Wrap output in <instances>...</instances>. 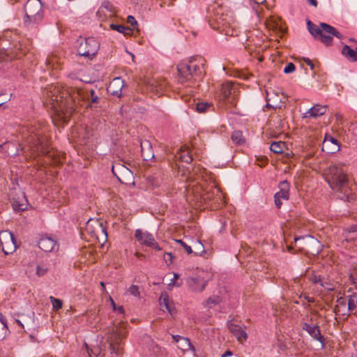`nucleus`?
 Listing matches in <instances>:
<instances>
[{
	"instance_id": "obj_12",
	"label": "nucleus",
	"mask_w": 357,
	"mask_h": 357,
	"mask_svg": "<svg viewBox=\"0 0 357 357\" xmlns=\"http://www.w3.org/2000/svg\"><path fill=\"white\" fill-rule=\"evenodd\" d=\"M0 247L6 255H9L15 251L17 244L13 234L8 231L0 232Z\"/></svg>"
},
{
	"instance_id": "obj_21",
	"label": "nucleus",
	"mask_w": 357,
	"mask_h": 357,
	"mask_svg": "<svg viewBox=\"0 0 357 357\" xmlns=\"http://www.w3.org/2000/svg\"><path fill=\"white\" fill-rule=\"evenodd\" d=\"M327 105H316L309 109L305 113L303 114V118H317L324 115L326 112Z\"/></svg>"
},
{
	"instance_id": "obj_60",
	"label": "nucleus",
	"mask_w": 357,
	"mask_h": 357,
	"mask_svg": "<svg viewBox=\"0 0 357 357\" xmlns=\"http://www.w3.org/2000/svg\"><path fill=\"white\" fill-rule=\"evenodd\" d=\"M87 353L89 357H97L96 351H94L93 349H90L87 347Z\"/></svg>"
},
{
	"instance_id": "obj_53",
	"label": "nucleus",
	"mask_w": 357,
	"mask_h": 357,
	"mask_svg": "<svg viewBox=\"0 0 357 357\" xmlns=\"http://www.w3.org/2000/svg\"><path fill=\"white\" fill-rule=\"evenodd\" d=\"M349 278L353 284H357V268L350 274Z\"/></svg>"
},
{
	"instance_id": "obj_57",
	"label": "nucleus",
	"mask_w": 357,
	"mask_h": 357,
	"mask_svg": "<svg viewBox=\"0 0 357 357\" xmlns=\"http://www.w3.org/2000/svg\"><path fill=\"white\" fill-rule=\"evenodd\" d=\"M303 61H304V62H305L307 65H308V66L310 67V69H311V70H314V63H312V61L310 59H308V58H304V59H303Z\"/></svg>"
},
{
	"instance_id": "obj_1",
	"label": "nucleus",
	"mask_w": 357,
	"mask_h": 357,
	"mask_svg": "<svg viewBox=\"0 0 357 357\" xmlns=\"http://www.w3.org/2000/svg\"><path fill=\"white\" fill-rule=\"evenodd\" d=\"M45 104L50 107L57 116L58 120L66 123L75 111L73 98L66 91L60 87L51 86L44 91Z\"/></svg>"
},
{
	"instance_id": "obj_36",
	"label": "nucleus",
	"mask_w": 357,
	"mask_h": 357,
	"mask_svg": "<svg viewBox=\"0 0 357 357\" xmlns=\"http://www.w3.org/2000/svg\"><path fill=\"white\" fill-rule=\"evenodd\" d=\"M179 158L181 161L188 164L190 163L192 160V157L187 149H181Z\"/></svg>"
},
{
	"instance_id": "obj_3",
	"label": "nucleus",
	"mask_w": 357,
	"mask_h": 357,
	"mask_svg": "<svg viewBox=\"0 0 357 357\" xmlns=\"http://www.w3.org/2000/svg\"><path fill=\"white\" fill-rule=\"evenodd\" d=\"M47 128L45 124L38 123L29 130V136L26 142L33 153L37 155L48 153V140L46 132Z\"/></svg>"
},
{
	"instance_id": "obj_56",
	"label": "nucleus",
	"mask_w": 357,
	"mask_h": 357,
	"mask_svg": "<svg viewBox=\"0 0 357 357\" xmlns=\"http://www.w3.org/2000/svg\"><path fill=\"white\" fill-rule=\"evenodd\" d=\"M301 297H303V298H304V299H305V301H307V303H314V298H313V297H311V296H308V295H307L306 294H302V295L301 296Z\"/></svg>"
},
{
	"instance_id": "obj_59",
	"label": "nucleus",
	"mask_w": 357,
	"mask_h": 357,
	"mask_svg": "<svg viewBox=\"0 0 357 357\" xmlns=\"http://www.w3.org/2000/svg\"><path fill=\"white\" fill-rule=\"evenodd\" d=\"M54 60H56V58L55 57H51V58H47V60H46V65L47 66H54Z\"/></svg>"
},
{
	"instance_id": "obj_44",
	"label": "nucleus",
	"mask_w": 357,
	"mask_h": 357,
	"mask_svg": "<svg viewBox=\"0 0 357 357\" xmlns=\"http://www.w3.org/2000/svg\"><path fill=\"white\" fill-rule=\"evenodd\" d=\"M323 278H321L319 275H317L316 273H312L310 276L309 280L314 284H319V286H321Z\"/></svg>"
},
{
	"instance_id": "obj_63",
	"label": "nucleus",
	"mask_w": 357,
	"mask_h": 357,
	"mask_svg": "<svg viewBox=\"0 0 357 357\" xmlns=\"http://www.w3.org/2000/svg\"><path fill=\"white\" fill-rule=\"evenodd\" d=\"M251 2H254V3L257 5L262 4L265 2L266 0H250Z\"/></svg>"
},
{
	"instance_id": "obj_31",
	"label": "nucleus",
	"mask_w": 357,
	"mask_h": 357,
	"mask_svg": "<svg viewBox=\"0 0 357 357\" xmlns=\"http://www.w3.org/2000/svg\"><path fill=\"white\" fill-rule=\"evenodd\" d=\"M338 284L337 282H335L334 280H330L328 278H323V280L321 282V287H323L324 289L327 290V291H334L337 287Z\"/></svg>"
},
{
	"instance_id": "obj_38",
	"label": "nucleus",
	"mask_w": 357,
	"mask_h": 357,
	"mask_svg": "<svg viewBox=\"0 0 357 357\" xmlns=\"http://www.w3.org/2000/svg\"><path fill=\"white\" fill-rule=\"evenodd\" d=\"M193 252L195 255H202L204 253H205V250L203 244L199 241H197L194 242L193 243Z\"/></svg>"
},
{
	"instance_id": "obj_10",
	"label": "nucleus",
	"mask_w": 357,
	"mask_h": 357,
	"mask_svg": "<svg viewBox=\"0 0 357 357\" xmlns=\"http://www.w3.org/2000/svg\"><path fill=\"white\" fill-rule=\"evenodd\" d=\"M177 70L178 81L182 84L191 80L201 73L200 67L192 61L181 63L178 65Z\"/></svg>"
},
{
	"instance_id": "obj_54",
	"label": "nucleus",
	"mask_w": 357,
	"mask_h": 357,
	"mask_svg": "<svg viewBox=\"0 0 357 357\" xmlns=\"http://www.w3.org/2000/svg\"><path fill=\"white\" fill-rule=\"evenodd\" d=\"M103 7L107 10H108L111 15L114 14L115 13V8L113 6V5H112L111 3H105Z\"/></svg>"
},
{
	"instance_id": "obj_22",
	"label": "nucleus",
	"mask_w": 357,
	"mask_h": 357,
	"mask_svg": "<svg viewBox=\"0 0 357 357\" xmlns=\"http://www.w3.org/2000/svg\"><path fill=\"white\" fill-rule=\"evenodd\" d=\"M340 144L338 143V141L333 137H327L326 136L324 142H323V146L322 149H328V152L331 153H335L336 151H338L340 150Z\"/></svg>"
},
{
	"instance_id": "obj_41",
	"label": "nucleus",
	"mask_w": 357,
	"mask_h": 357,
	"mask_svg": "<svg viewBox=\"0 0 357 357\" xmlns=\"http://www.w3.org/2000/svg\"><path fill=\"white\" fill-rule=\"evenodd\" d=\"M11 93H0V107L3 106V108H6L4 106L5 103L10 101L11 98Z\"/></svg>"
},
{
	"instance_id": "obj_49",
	"label": "nucleus",
	"mask_w": 357,
	"mask_h": 357,
	"mask_svg": "<svg viewBox=\"0 0 357 357\" xmlns=\"http://www.w3.org/2000/svg\"><path fill=\"white\" fill-rule=\"evenodd\" d=\"M128 292L135 297L139 296V287L137 285H131L128 289Z\"/></svg>"
},
{
	"instance_id": "obj_16",
	"label": "nucleus",
	"mask_w": 357,
	"mask_h": 357,
	"mask_svg": "<svg viewBox=\"0 0 357 357\" xmlns=\"http://www.w3.org/2000/svg\"><path fill=\"white\" fill-rule=\"evenodd\" d=\"M334 312L336 315L343 316L348 317L353 313L351 307H349L347 298L340 297L336 300V304L334 307ZM356 314V312H354Z\"/></svg>"
},
{
	"instance_id": "obj_19",
	"label": "nucleus",
	"mask_w": 357,
	"mask_h": 357,
	"mask_svg": "<svg viewBox=\"0 0 357 357\" xmlns=\"http://www.w3.org/2000/svg\"><path fill=\"white\" fill-rule=\"evenodd\" d=\"M123 86V79L121 77H115L109 83L107 87V91L113 96L121 97L122 95V89Z\"/></svg>"
},
{
	"instance_id": "obj_2",
	"label": "nucleus",
	"mask_w": 357,
	"mask_h": 357,
	"mask_svg": "<svg viewBox=\"0 0 357 357\" xmlns=\"http://www.w3.org/2000/svg\"><path fill=\"white\" fill-rule=\"evenodd\" d=\"M325 180L335 192L340 194L339 197L341 199L350 202L354 199L347 175L342 168L337 165L328 167L325 172Z\"/></svg>"
},
{
	"instance_id": "obj_47",
	"label": "nucleus",
	"mask_w": 357,
	"mask_h": 357,
	"mask_svg": "<svg viewBox=\"0 0 357 357\" xmlns=\"http://www.w3.org/2000/svg\"><path fill=\"white\" fill-rule=\"evenodd\" d=\"M176 242L179 243L183 248V249L185 250V252L188 253V254H192L193 252V250H192V248L191 246L187 245L184 241H183L182 240L179 239V240H176Z\"/></svg>"
},
{
	"instance_id": "obj_24",
	"label": "nucleus",
	"mask_w": 357,
	"mask_h": 357,
	"mask_svg": "<svg viewBox=\"0 0 357 357\" xmlns=\"http://www.w3.org/2000/svg\"><path fill=\"white\" fill-rule=\"evenodd\" d=\"M230 332L236 337L238 342H243L247 339V333L241 326L234 324H230L229 326Z\"/></svg>"
},
{
	"instance_id": "obj_32",
	"label": "nucleus",
	"mask_w": 357,
	"mask_h": 357,
	"mask_svg": "<svg viewBox=\"0 0 357 357\" xmlns=\"http://www.w3.org/2000/svg\"><path fill=\"white\" fill-rule=\"evenodd\" d=\"M231 139L232 142L236 144H243L245 142V139L243 135V132L239 130H235L233 132Z\"/></svg>"
},
{
	"instance_id": "obj_35",
	"label": "nucleus",
	"mask_w": 357,
	"mask_h": 357,
	"mask_svg": "<svg viewBox=\"0 0 357 357\" xmlns=\"http://www.w3.org/2000/svg\"><path fill=\"white\" fill-rule=\"evenodd\" d=\"M160 305L162 310H167L172 314V310L169 306V296L167 294L162 295L160 298Z\"/></svg>"
},
{
	"instance_id": "obj_6",
	"label": "nucleus",
	"mask_w": 357,
	"mask_h": 357,
	"mask_svg": "<svg viewBox=\"0 0 357 357\" xmlns=\"http://www.w3.org/2000/svg\"><path fill=\"white\" fill-rule=\"evenodd\" d=\"M309 32L316 39H319L326 45H329L333 42V36L342 38V34L336 29L326 23L321 22L319 27L310 20L307 22Z\"/></svg>"
},
{
	"instance_id": "obj_9",
	"label": "nucleus",
	"mask_w": 357,
	"mask_h": 357,
	"mask_svg": "<svg viewBox=\"0 0 357 357\" xmlns=\"http://www.w3.org/2000/svg\"><path fill=\"white\" fill-rule=\"evenodd\" d=\"M100 47V43L94 38L81 39L77 47V53L80 56L92 59L97 54Z\"/></svg>"
},
{
	"instance_id": "obj_46",
	"label": "nucleus",
	"mask_w": 357,
	"mask_h": 357,
	"mask_svg": "<svg viewBox=\"0 0 357 357\" xmlns=\"http://www.w3.org/2000/svg\"><path fill=\"white\" fill-rule=\"evenodd\" d=\"M17 45H15V55H14V58L15 59H20L22 57V56L23 55H25L26 54V50H24L21 48V46L22 45L20 43L19 45H17Z\"/></svg>"
},
{
	"instance_id": "obj_58",
	"label": "nucleus",
	"mask_w": 357,
	"mask_h": 357,
	"mask_svg": "<svg viewBox=\"0 0 357 357\" xmlns=\"http://www.w3.org/2000/svg\"><path fill=\"white\" fill-rule=\"evenodd\" d=\"M179 277V275L177 273H174V279L172 280V282L169 284V285H176L180 286L181 284H176L175 280H177Z\"/></svg>"
},
{
	"instance_id": "obj_11",
	"label": "nucleus",
	"mask_w": 357,
	"mask_h": 357,
	"mask_svg": "<svg viewBox=\"0 0 357 357\" xmlns=\"http://www.w3.org/2000/svg\"><path fill=\"white\" fill-rule=\"evenodd\" d=\"M188 199L202 204L213 199L214 190L211 192V190H202L200 185H195L188 190Z\"/></svg>"
},
{
	"instance_id": "obj_20",
	"label": "nucleus",
	"mask_w": 357,
	"mask_h": 357,
	"mask_svg": "<svg viewBox=\"0 0 357 357\" xmlns=\"http://www.w3.org/2000/svg\"><path fill=\"white\" fill-rule=\"evenodd\" d=\"M302 328L304 331H307L312 337L319 341L321 344L322 347H324V340L318 326H312L310 324L304 323Z\"/></svg>"
},
{
	"instance_id": "obj_26",
	"label": "nucleus",
	"mask_w": 357,
	"mask_h": 357,
	"mask_svg": "<svg viewBox=\"0 0 357 357\" xmlns=\"http://www.w3.org/2000/svg\"><path fill=\"white\" fill-rule=\"evenodd\" d=\"M342 54L350 61H357V47L351 49L349 45H346L342 50Z\"/></svg>"
},
{
	"instance_id": "obj_50",
	"label": "nucleus",
	"mask_w": 357,
	"mask_h": 357,
	"mask_svg": "<svg viewBox=\"0 0 357 357\" xmlns=\"http://www.w3.org/2000/svg\"><path fill=\"white\" fill-rule=\"evenodd\" d=\"M268 93H267V98H266V106L268 107H272V108H279L280 106V103H275V102H271V98L268 97Z\"/></svg>"
},
{
	"instance_id": "obj_48",
	"label": "nucleus",
	"mask_w": 357,
	"mask_h": 357,
	"mask_svg": "<svg viewBox=\"0 0 357 357\" xmlns=\"http://www.w3.org/2000/svg\"><path fill=\"white\" fill-rule=\"evenodd\" d=\"M13 207L15 211H23L26 209V204H18L17 202L14 201L13 203Z\"/></svg>"
},
{
	"instance_id": "obj_43",
	"label": "nucleus",
	"mask_w": 357,
	"mask_h": 357,
	"mask_svg": "<svg viewBox=\"0 0 357 357\" xmlns=\"http://www.w3.org/2000/svg\"><path fill=\"white\" fill-rule=\"evenodd\" d=\"M47 271H48L47 267L43 264H40L36 267V274L39 277L43 276L44 275H45L47 273Z\"/></svg>"
},
{
	"instance_id": "obj_40",
	"label": "nucleus",
	"mask_w": 357,
	"mask_h": 357,
	"mask_svg": "<svg viewBox=\"0 0 357 357\" xmlns=\"http://www.w3.org/2000/svg\"><path fill=\"white\" fill-rule=\"evenodd\" d=\"M50 300L52 305V309L55 311H57L62 308L63 302L59 298H56L54 296H50Z\"/></svg>"
},
{
	"instance_id": "obj_39",
	"label": "nucleus",
	"mask_w": 357,
	"mask_h": 357,
	"mask_svg": "<svg viewBox=\"0 0 357 357\" xmlns=\"http://www.w3.org/2000/svg\"><path fill=\"white\" fill-rule=\"evenodd\" d=\"M165 86V82L158 83L156 81H153V83L151 84V90L152 91H155L156 94H160L163 90Z\"/></svg>"
},
{
	"instance_id": "obj_25",
	"label": "nucleus",
	"mask_w": 357,
	"mask_h": 357,
	"mask_svg": "<svg viewBox=\"0 0 357 357\" xmlns=\"http://www.w3.org/2000/svg\"><path fill=\"white\" fill-rule=\"evenodd\" d=\"M140 146L142 155L143 156L144 160H149L153 158L154 154L153 152L152 146L149 141L145 140L144 142H141Z\"/></svg>"
},
{
	"instance_id": "obj_61",
	"label": "nucleus",
	"mask_w": 357,
	"mask_h": 357,
	"mask_svg": "<svg viewBox=\"0 0 357 357\" xmlns=\"http://www.w3.org/2000/svg\"><path fill=\"white\" fill-rule=\"evenodd\" d=\"M172 338L174 340V342H176V343H179V342H181V339H182L183 337L176 335H172Z\"/></svg>"
},
{
	"instance_id": "obj_62",
	"label": "nucleus",
	"mask_w": 357,
	"mask_h": 357,
	"mask_svg": "<svg viewBox=\"0 0 357 357\" xmlns=\"http://www.w3.org/2000/svg\"><path fill=\"white\" fill-rule=\"evenodd\" d=\"M232 356V352L230 350H227L223 354H222V357H227Z\"/></svg>"
},
{
	"instance_id": "obj_64",
	"label": "nucleus",
	"mask_w": 357,
	"mask_h": 357,
	"mask_svg": "<svg viewBox=\"0 0 357 357\" xmlns=\"http://www.w3.org/2000/svg\"><path fill=\"white\" fill-rule=\"evenodd\" d=\"M308 1H309V3H310V4H312V6H315V7L317 6V0H308Z\"/></svg>"
},
{
	"instance_id": "obj_14",
	"label": "nucleus",
	"mask_w": 357,
	"mask_h": 357,
	"mask_svg": "<svg viewBox=\"0 0 357 357\" xmlns=\"http://www.w3.org/2000/svg\"><path fill=\"white\" fill-rule=\"evenodd\" d=\"M135 237L141 245L152 248L155 250H161V248L151 234L137 229L135 231Z\"/></svg>"
},
{
	"instance_id": "obj_18",
	"label": "nucleus",
	"mask_w": 357,
	"mask_h": 357,
	"mask_svg": "<svg viewBox=\"0 0 357 357\" xmlns=\"http://www.w3.org/2000/svg\"><path fill=\"white\" fill-rule=\"evenodd\" d=\"M38 247L44 252H53L59 249L57 241L47 236H42L38 243Z\"/></svg>"
},
{
	"instance_id": "obj_5",
	"label": "nucleus",
	"mask_w": 357,
	"mask_h": 357,
	"mask_svg": "<svg viewBox=\"0 0 357 357\" xmlns=\"http://www.w3.org/2000/svg\"><path fill=\"white\" fill-rule=\"evenodd\" d=\"M211 27L229 36H237L240 32L236 23L231 15L216 12L209 20Z\"/></svg>"
},
{
	"instance_id": "obj_15",
	"label": "nucleus",
	"mask_w": 357,
	"mask_h": 357,
	"mask_svg": "<svg viewBox=\"0 0 357 357\" xmlns=\"http://www.w3.org/2000/svg\"><path fill=\"white\" fill-rule=\"evenodd\" d=\"M278 187L280 190L275 193L274 201L276 206L280 208L282 205V201L289 199L290 185L287 181H283L279 183Z\"/></svg>"
},
{
	"instance_id": "obj_8",
	"label": "nucleus",
	"mask_w": 357,
	"mask_h": 357,
	"mask_svg": "<svg viewBox=\"0 0 357 357\" xmlns=\"http://www.w3.org/2000/svg\"><path fill=\"white\" fill-rule=\"evenodd\" d=\"M86 230L91 237L95 238L100 243L103 244L107 240V229L102 221L89 219L86 224Z\"/></svg>"
},
{
	"instance_id": "obj_4",
	"label": "nucleus",
	"mask_w": 357,
	"mask_h": 357,
	"mask_svg": "<svg viewBox=\"0 0 357 357\" xmlns=\"http://www.w3.org/2000/svg\"><path fill=\"white\" fill-rule=\"evenodd\" d=\"M127 326V323L120 321L117 324H113L112 326L107 328L105 337L112 354L119 356L122 353L123 340L128 333Z\"/></svg>"
},
{
	"instance_id": "obj_13",
	"label": "nucleus",
	"mask_w": 357,
	"mask_h": 357,
	"mask_svg": "<svg viewBox=\"0 0 357 357\" xmlns=\"http://www.w3.org/2000/svg\"><path fill=\"white\" fill-rule=\"evenodd\" d=\"M112 172L119 181L124 184H129L132 180V172L125 165L116 162L112 167Z\"/></svg>"
},
{
	"instance_id": "obj_29",
	"label": "nucleus",
	"mask_w": 357,
	"mask_h": 357,
	"mask_svg": "<svg viewBox=\"0 0 357 357\" xmlns=\"http://www.w3.org/2000/svg\"><path fill=\"white\" fill-rule=\"evenodd\" d=\"M9 332L6 319L0 313V340H3Z\"/></svg>"
},
{
	"instance_id": "obj_34",
	"label": "nucleus",
	"mask_w": 357,
	"mask_h": 357,
	"mask_svg": "<svg viewBox=\"0 0 357 357\" xmlns=\"http://www.w3.org/2000/svg\"><path fill=\"white\" fill-rule=\"evenodd\" d=\"M87 99L89 100L91 105L92 104H96L100 102V96L97 91L94 89H90L89 92H86Z\"/></svg>"
},
{
	"instance_id": "obj_17",
	"label": "nucleus",
	"mask_w": 357,
	"mask_h": 357,
	"mask_svg": "<svg viewBox=\"0 0 357 357\" xmlns=\"http://www.w3.org/2000/svg\"><path fill=\"white\" fill-rule=\"evenodd\" d=\"M207 283V280L200 276L191 277L187 280L188 287L193 292L203 291L206 287Z\"/></svg>"
},
{
	"instance_id": "obj_27",
	"label": "nucleus",
	"mask_w": 357,
	"mask_h": 357,
	"mask_svg": "<svg viewBox=\"0 0 357 357\" xmlns=\"http://www.w3.org/2000/svg\"><path fill=\"white\" fill-rule=\"evenodd\" d=\"M348 292H351L350 294L347 296V300L349 307H351L353 312H356V310L357 308V287H356V291H351V289L348 290Z\"/></svg>"
},
{
	"instance_id": "obj_7",
	"label": "nucleus",
	"mask_w": 357,
	"mask_h": 357,
	"mask_svg": "<svg viewBox=\"0 0 357 357\" xmlns=\"http://www.w3.org/2000/svg\"><path fill=\"white\" fill-rule=\"evenodd\" d=\"M25 19L26 25L38 23L43 18L42 3L40 0H28L24 5Z\"/></svg>"
},
{
	"instance_id": "obj_37",
	"label": "nucleus",
	"mask_w": 357,
	"mask_h": 357,
	"mask_svg": "<svg viewBox=\"0 0 357 357\" xmlns=\"http://www.w3.org/2000/svg\"><path fill=\"white\" fill-rule=\"evenodd\" d=\"M178 344V347L183 351H188L192 348L195 350L194 347L191 345L190 340L187 337H183V338L181 339V342Z\"/></svg>"
},
{
	"instance_id": "obj_42",
	"label": "nucleus",
	"mask_w": 357,
	"mask_h": 357,
	"mask_svg": "<svg viewBox=\"0 0 357 357\" xmlns=\"http://www.w3.org/2000/svg\"><path fill=\"white\" fill-rule=\"evenodd\" d=\"M211 105L207 102H198L196 105L197 111L199 113L205 112L208 108L211 107Z\"/></svg>"
},
{
	"instance_id": "obj_45",
	"label": "nucleus",
	"mask_w": 357,
	"mask_h": 357,
	"mask_svg": "<svg viewBox=\"0 0 357 357\" xmlns=\"http://www.w3.org/2000/svg\"><path fill=\"white\" fill-rule=\"evenodd\" d=\"M109 301L114 311H116L121 314L125 313L123 307L122 305L117 306L111 296L109 297Z\"/></svg>"
},
{
	"instance_id": "obj_52",
	"label": "nucleus",
	"mask_w": 357,
	"mask_h": 357,
	"mask_svg": "<svg viewBox=\"0 0 357 357\" xmlns=\"http://www.w3.org/2000/svg\"><path fill=\"white\" fill-rule=\"evenodd\" d=\"M164 259L167 265L173 262V255L172 252H165L164 254Z\"/></svg>"
},
{
	"instance_id": "obj_33",
	"label": "nucleus",
	"mask_w": 357,
	"mask_h": 357,
	"mask_svg": "<svg viewBox=\"0 0 357 357\" xmlns=\"http://www.w3.org/2000/svg\"><path fill=\"white\" fill-rule=\"evenodd\" d=\"M110 28L112 30H116V31H117L119 33H123L125 36L130 35L132 33V29H130L129 27H127V26H124L121 25V24H110Z\"/></svg>"
},
{
	"instance_id": "obj_23",
	"label": "nucleus",
	"mask_w": 357,
	"mask_h": 357,
	"mask_svg": "<svg viewBox=\"0 0 357 357\" xmlns=\"http://www.w3.org/2000/svg\"><path fill=\"white\" fill-rule=\"evenodd\" d=\"M236 92V88L234 83L231 82L222 84L220 95L223 100H226L231 95H234Z\"/></svg>"
},
{
	"instance_id": "obj_30",
	"label": "nucleus",
	"mask_w": 357,
	"mask_h": 357,
	"mask_svg": "<svg viewBox=\"0 0 357 357\" xmlns=\"http://www.w3.org/2000/svg\"><path fill=\"white\" fill-rule=\"evenodd\" d=\"M287 148V144L284 142H273L271 144L270 149L275 153H282Z\"/></svg>"
},
{
	"instance_id": "obj_55",
	"label": "nucleus",
	"mask_w": 357,
	"mask_h": 357,
	"mask_svg": "<svg viewBox=\"0 0 357 357\" xmlns=\"http://www.w3.org/2000/svg\"><path fill=\"white\" fill-rule=\"evenodd\" d=\"M127 22L128 23H129L131 26H132L133 27L136 25H137V20H135V18L132 16V15H129L127 18Z\"/></svg>"
},
{
	"instance_id": "obj_51",
	"label": "nucleus",
	"mask_w": 357,
	"mask_h": 357,
	"mask_svg": "<svg viewBox=\"0 0 357 357\" xmlns=\"http://www.w3.org/2000/svg\"><path fill=\"white\" fill-rule=\"evenodd\" d=\"M295 65L293 63H289L284 68V73L286 74L293 73L295 70Z\"/></svg>"
},
{
	"instance_id": "obj_28",
	"label": "nucleus",
	"mask_w": 357,
	"mask_h": 357,
	"mask_svg": "<svg viewBox=\"0 0 357 357\" xmlns=\"http://www.w3.org/2000/svg\"><path fill=\"white\" fill-rule=\"evenodd\" d=\"M222 302V298L218 295H213L203 303L205 308H213Z\"/></svg>"
}]
</instances>
